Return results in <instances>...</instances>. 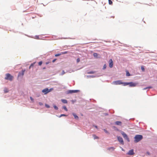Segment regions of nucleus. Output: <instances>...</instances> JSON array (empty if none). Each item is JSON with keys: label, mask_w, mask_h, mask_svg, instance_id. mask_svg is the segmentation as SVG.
<instances>
[{"label": "nucleus", "mask_w": 157, "mask_h": 157, "mask_svg": "<svg viewBox=\"0 0 157 157\" xmlns=\"http://www.w3.org/2000/svg\"><path fill=\"white\" fill-rule=\"evenodd\" d=\"M134 139V142L135 143H137L143 139V136L141 135H136L135 136Z\"/></svg>", "instance_id": "nucleus-1"}, {"label": "nucleus", "mask_w": 157, "mask_h": 157, "mask_svg": "<svg viewBox=\"0 0 157 157\" xmlns=\"http://www.w3.org/2000/svg\"><path fill=\"white\" fill-rule=\"evenodd\" d=\"M6 76L5 78V79L6 80H8L10 81H12L13 78V77L9 73L6 74Z\"/></svg>", "instance_id": "nucleus-2"}, {"label": "nucleus", "mask_w": 157, "mask_h": 157, "mask_svg": "<svg viewBox=\"0 0 157 157\" xmlns=\"http://www.w3.org/2000/svg\"><path fill=\"white\" fill-rule=\"evenodd\" d=\"M125 82H123L121 80L114 81L112 82V84L115 85H123L124 86Z\"/></svg>", "instance_id": "nucleus-3"}, {"label": "nucleus", "mask_w": 157, "mask_h": 157, "mask_svg": "<svg viewBox=\"0 0 157 157\" xmlns=\"http://www.w3.org/2000/svg\"><path fill=\"white\" fill-rule=\"evenodd\" d=\"M137 84H138L136 83H134L132 82H125L124 86H126L129 85L130 87H135L136 86Z\"/></svg>", "instance_id": "nucleus-4"}, {"label": "nucleus", "mask_w": 157, "mask_h": 157, "mask_svg": "<svg viewBox=\"0 0 157 157\" xmlns=\"http://www.w3.org/2000/svg\"><path fill=\"white\" fill-rule=\"evenodd\" d=\"M53 90V88H51L49 89L48 88H46L45 89L43 90L42 91L43 93H44L45 94Z\"/></svg>", "instance_id": "nucleus-5"}, {"label": "nucleus", "mask_w": 157, "mask_h": 157, "mask_svg": "<svg viewBox=\"0 0 157 157\" xmlns=\"http://www.w3.org/2000/svg\"><path fill=\"white\" fill-rule=\"evenodd\" d=\"M121 133L123 137L126 139L129 142V138L128 137L127 135L124 132H122Z\"/></svg>", "instance_id": "nucleus-6"}, {"label": "nucleus", "mask_w": 157, "mask_h": 157, "mask_svg": "<svg viewBox=\"0 0 157 157\" xmlns=\"http://www.w3.org/2000/svg\"><path fill=\"white\" fill-rule=\"evenodd\" d=\"M117 139L123 145L124 144L123 140L122 138L120 136L117 137Z\"/></svg>", "instance_id": "nucleus-7"}, {"label": "nucleus", "mask_w": 157, "mask_h": 157, "mask_svg": "<svg viewBox=\"0 0 157 157\" xmlns=\"http://www.w3.org/2000/svg\"><path fill=\"white\" fill-rule=\"evenodd\" d=\"M79 91L77 90H70L67 91V93L68 94H72L73 93H77Z\"/></svg>", "instance_id": "nucleus-8"}, {"label": "nucleus", "mask_w": 157, "mask_h": 157, "mask_svg": "<svg viewBox=\"0 0 157 157\" xmlns=\"http://www.w3.org/2000/svg\"><path fill=\"white\" fill-rule=\"evenodd\" d=\"M25 71V70H22V72H19L18 75V77H20V76H23L24 74Z\"/></svg>", "instance_id": "nucleus-9"}, {"label": "nucleus", "mask_w": 157, "mask_h": 157, "mask_svg": "<svg viewBox=\"0 0 157 157\" xmlns=\"http://www.w3.org/2000/svg\"><path fill=\"white\" fill-rule=\"evenodd\" d=\"M134 154V152L133 150L132 149L131 150H130L127 153V154L129 155H133Z\"/></svg>", "instance_id": "nucleus-10"}, {"label": "nucleus", "mask_w": 157, "mask_h": 157, "mask_svg": "<svg viewBox=\"0 0 157 157\" xmlns=\"http://www.w3.org/2000/svg\"><path fill=\"white\" fill-rule=\"evenodd\" d=\"M109 67L110 68H112L113 67V60L112 59H110L109 61Z\"/></svg>", "instance_id": "nucleus-11"}, {"label": "nucleus", "mask_w": 157, "mask_h": 157, "mask_svg": "<svg viewBox=\"0 0 157 157\" xmlns=\"http://www.w3.org/2000/svg\"><path fill=\"white\" fill-rule=\"evenodd\" d=\"M115 124L117 125H121L122 124V122L120 121H117L115 122Z\"/></svg>", "instance_id": "nucleus-12"}, {"label": "nucleus", "mask_w": 157, "mask_h": 157, "mask_svg": "<svg viewBox=\"0 0 157 157\" xmlns=\"http://www.w3.org/2000/svg\"><path fill=\"white\" fill-rule=\"evenodd\" d=\"M107 149H108V150H109V151H113L114 150L115 148H114L113 147H111L108 148Z\"/></svg>", "instance_id": "nucleus-13"}, {"label": "nucleus", "mask_w": 157, "mask_h": 157, "mask_svg": "<svg viewBox=\"0 0 157 157\" xmlns=\"http://www.w3.org/2000/svg\"><path fill=\"white\" fill-rule=\"evenodd\" d=\"M72 114L74 116V118L75 119L78 120V117L75 113H72Z\"/></svg>", "instance_id": "nucleus-14"}, {"label": "nucleus", "mask_w": 157, "mask_h": 157, "mask_svg": "<svg viewBox=\"0 0 157 157\" xmlns=\"http://www.w3.org/2000/svg\"><path fill=\"white\" fill-rule=\"evenodd\" d=\"M69 52H68V51H65V52H61V55L65 54H66L68 53H69Z\"/></svg>", "instance_id": "nucleus-15"}, {"label": "nucleus", "mask_w": 157, "mask_h": 157, "mask_svg": "<svg viewBox=\"0 0 157 157\" xmlns=\"http://www.w3.org/2000/svg\"><path fill=\"white\" fill-rule=\"evenodd\" d=\"M62 101L64 103H67V101L65 99L62 100Z\"/></svg>", "instance_id": "nucleus-16"}, {"label": "nucleus", "mask_w": 157, "mask_h": 157, "mask_svg": "<svg viewBox=\"0 0 157 157\" xmlns=\"http://www.w3.org/2000/svg\"><path fill=\"white\" fill-rule=\"evenodd\" d=\"M93 136L94 138V139H98V137L97 136H96V135H93Z\"/></svg>", "instance_id": "nucleus-17"}, {"label": "nucleus", "mask_w": 157, "mask_h": 157, "mask_svg": "<svg viewBox=\"0 0 157 157\" xmlns=\"http://www.w3.org/2000/svg\"><path fill=\"white\" fill-rule=\"evenodd\" d=\"M126 75L127 76H129L130 75L128 71H126Z\"/></svg>", "instance_id": "nucleus-18"}, {"label": "nucleus", "mask_w": 157, "mask_h": 157, "mask_svg": "<svg viewBox=\"0 0 157 157\" xmlns=\"http://www.w3.org/2000/svg\"><path fill=\"white\" fill-rule=\"evenodd\" d=\"M35 63V62H34V63H32L29 66V69H30V68L31 67H33Z\"/></svg>", "instance_id": "nucleus-19"}, {"label": "nucleus", "mask_w": 157, "mask_h": 157, "mask_svg": "<svg viewBox=\"0 0 157 157\" xmlns=\"http://www.w3.org/2000/svg\"><path fill=\"white\" fill-rule=\"evenodd\" d=\"M109 1V5H112L113 4V2L111 0H108Z\"/></svg>", "instance_id": "nucleus-20"}, {"label": "nucleus", "mask_w": 157, "mask_h": 157, "mask_svg": "<svg viewBox=\"0 0 157 157\" xmlns=\"http://www.w3.org/2000/svg\"><path fill=\"white\" fill-rule=\"evenodd\" d=\"M93 56L95 57H97L98 56V54L97 53H94L93 54Z\"/></svg>", "instance_id": "nucleus-21"}, {"label": "nucleus", "mask_w": 157, "mask_h": 157, "mask_svg": "<svg viewBox=\"0 0 157 157\" xmlns=\"http://www.w3.org/2000/svg\"><path fill=\"white\" fill-rule=\"evenodd\" d=\"M63 108L66 111H67V109L66 106H63Z\"/></svg>", "instance_id": "nucleus-22"}, {"label": "nucleus", "mask_w": 157, "mask_h": 157, "mask_svg": "<svg viewBox=\"0 0 157 157\" xmlns=\"http://www.w3.org/2000/svg\"><path fill=\"white\" fill-rule=\"evenodd\" d=\"M152 88V87L151 86H149V87H148L144 88L143 89V90H146L147 89H150V88Z\"/></svg>", "instance_id": "nucleus-23"}, {"label": "nucleus", "mask_w": 157, "mask_h": 157, "mask_svg": "<svg viewBox=\"0 0 157 157\" xmlns=\"http://www.w3.org/2000/svg\"><path fill=\"white\" fill-rule=\"evenodd\" d=\"M141 69L143 71H145L144 68V66H141Z\"/></svg>", "instance_id": "nucleus-24"}, {"label": "nucleus", "mask_w": 157, "mask_h": 157, "mask_svg": "<svg viewBox=\"0 0 157 157\" xmlns=\"http://www.w3.org/2000/svg\"><path fill=\"white\" fill-rule=\"evenodd\" d=\"M61 55V52L60 53L57 54L55 55V56L57 57Z\"/></svg>", "instance_id": "nucleus-25"}, {"label": "nucleus", "mask_w": 157, "mask_h": 157, "mask_svg": "<svg viewBox=\"0 0 157 157\" xmlns=\"http://www.w3.org/2000/svg\"><path fill=\"white\" fill-rule=\"evenodd\" d=\"M4 91L5 93H6L8 92V90L7 89H5L4 90Z\"/></svg>", "instance_id": "nucleus-26"}, {"label": "nucleus", "mask_w": 157, "mask_h": 157, "mask_svg": "<svg viewBox=\"0 0 157 157\" xmlns=\"http://www.w3.org/2000/svg\"><path fill=\"white\" fill-rule=\"evenodd\" d=\"M106 67V65L105 64L103 66V69L104 70L105 69Z\"/></svg>", "instance_id": "nucleus-27"}, {"label": "nucleus", "mask_w": 157, "mask_h": 157, "mask_svg": "<svg viewBox=\"0 0 157 157\" xmlns=\"http://www.w3.org/2000/svg\"><path fill=\"white\" fill-rule=\"evenodd\" d=\"M54 107V109H56V110H58V108L56 106V105H54L53 106Z\"/></svg>", "instance_id": "nucleus-28"}, {"label": "nucleus", "mask_w": 157, "mask_h": 157, "mask_svg": "<svg viewBox=\"0 0 157 157\" xmlns=\"http://www.w3.org/2000/svg\"><path fill=\"white\" fill-rule=\"evenodd\" d=\"M42 63V61H40V62H39L38 64H39V65L40 66V65H41Z\"/></svg>", "instance_id": "nucleus-29"}, {"label": "nucleus", "mask_w": 157, "mask_h": 157, "mask_svg": "<svg viewBox=\"0 0 157 157\" xmlns=\"http://www.w3.org/2000/svg\"><path fill=\"white\" fill-rule=\"evenodd\" d=\"M67 116L66 115H65V114H61L60 116H59V117H62V116Z\"/></svg>", "instance_id": "nucleus-30"}, {"label": "nucleus", "mask_w": 157, "mask_h": 157, "mask_svg": "<svg viewBox=\"0 0 157 157\" xmlns=\"http://www.w3.org/2000/svg\"><path fill=\"white\" fill-rule=\"evenodd\" d=\"M80 61V59L79 58H78L77 59V63H78Z\"/></svg>", "instance_id": "nucleus-31"}, {"label": "nucleus", "mask_w": 157, "mask_h": 157, "mask_svg": "<svg viewBox=\"0 0 157 157\" xmlns=\"http://www.w3.org/2000/svg\"><path fill=\"white\" fill-rule=\"evenodd\" d=\"M104 131L106 133H109L105 129H104Z\"/></svg>", "instance_id": "nucleus-32"}, {"label": "nucleus", "mask_w": 157, "mask_h": 157, "mask_svg": "<svg viewBox=\"0 0 157 157\" xmlns=\"http://www.w3.org/2000/svg\"><path fill=\"white\" fill-rule=\"evenodd\" d=\"M45 106L47 108H49L50 107V106L49 105H48L47 104H45Z\"/></svg>", "instance_id": "nucleus-33"}, {"label": "nucleus", "mask_w": 157, "mask_h": 157, "mask_svg": "<svg viewBox=\"0 0 157 157\" xmlns=\"http://www.w3.org/2000/svg\"><path fill=\"white\" fill-rule=\"evenodd\" d=\"M39 104L40 105H43V104L41 102H40L39 103Z\"/></svg>", "instance_id": "nucleus-34"}, {"label": "nucleus", "mask_w": 157, "mask_h": 157, "mask_svg": "<svg viewBox=\"0 0 157 157\" xmlns=\"http://www.w3.org/2000/svg\"><path fill=\"white\" fill-rule=\"evenodd\" d=\"M94 72L93 71H90L88 73L89 74H93Z\"/></svg>", "instance_id": "nucleus-35"}, {"label": "nucleus", "mask_w": 157, "mask_h": 157, "mask_svg": "<svg viewBox=\"0 0 157 157\" xmlns=\"http://www.w3.org/2000/svg\"><path fill=\"white\" fill-rule=\"evenodd\" d=\"M56 59H53V60H52V62H53V63L54 62L56 61Z\"/></svg>", "instance_id": "nucleus-36"}, {"label": "nucleus", "mask_w": 157, "mask_h": 157, "mask_svg": "<svg viewBox=\"0 0 157 157\" xmlns=\"http://www.w3.org/2000/svg\"><path fill=\"white\" fill-rule=\"evenodd\" d=\"M30 99L32 101H33V99L32 97H30Z\"/></svg>", "instance_id": "nucleus-37"}, {"label": "nucleus", "mask_w": 157, "mask_h": 157, "mask_svg": "<svg viewBox=\"0 0 157 157\" xmlns=\"http://www.w3.org/2000/svg\"><path fill=\"white\" fill-rule=\"evenodd\" d=\"M49 62H46V64H49Z\"/></svg>", "instance_id": "nucleus-38"}, {"label": "nucleus", "mask_w": 157, "mask_h": 157, "mask_svg": "<svg viewBox=\"0 0 157 157\" xmlns=\"http://www.w3.org/2000/svg\"><path fill=\"white\" fill-rule=\"evenodd\" d=\"M94 126L96 128H97L98 127H97V126H94Z\"/></svg>", "instance_id": "nucleus-39"}, {"label": "nucleus", "mask_w": 157, "mask_h": 157, "mask_svg": "<svg viewBox=\"0 0 157 157\" xmlns=\"http://www.w3.org/2000/svg\"><path fill=\"white\" fill-rule=\"evenodd\" d=\"M147 154H148V155H149V154H150L149 153V152H147Z\"/></svg>", "instance_id": "nucleus-40"}, {"label": "nucleus", "mask_w": 157, "mask_h": 157, "mask_svg": "<svg viewBox=\"0 0 157 157\" xmlns=\"http://www.w3.org/2000/svg\"><path fill=\"white\" fill-rule=\"evenodd\" d=\"M63 72H64V73L65 72H64V71H63Z\"/></svg>", "instance_id": "nucleus-41"}]
</instances>
